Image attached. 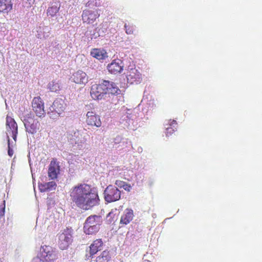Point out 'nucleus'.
<instances>
[{
	"instance_id": "nucleus-1",
	"label": "nucleus",
	"mask_w": 262,
	"mask_h": 262,
	"mask_svg": "<svg viewBox=\"0 0 262 262\" xmlns=\"http://www.w3.org/2000/svg\"><path fill=\"white\" fill-rule=\"evenodd\" d=\"M72 201L79 208L88 210L98 205L100 199L96 191L90 185L81 184L74 187L70 192Z\"/></svg>"
},
{
	"instance_id": "nucleus-2",
	"label": "nucleus",
	"mask_w": 262,
	"mask_h": 262,
	"mask_svg": "<svg viewBox=\"0 0 262 262\" xmlns=\"http://www.w3.org/2000/svg\"><path fill=\"white\" fill-rule=\"evenodd\" d=\"M103 219L100 215H91L88 216L83 224V232L86 235H95L99 231L102 224Z\"/></svg>"
},
{
	"instance_id": "nucleus-3",
	"label": "nucleus",
	"mask_w": 262,
	"mask_h": 262,
	"mask_svg": "<svg viewBox=\"0 0 262 262\" xmlns=\"http://www.w3.org/2000/svg\"><path fill=\"white\" fill-rule=\"evenodd\" d=\"M66 108V103L61 98H57L49 107L47 113L49 117L53 120L58 119L64 113Z\"/></svg>"
},
{
	"instance_id": "nucleus-4",
	"label": "nucleus",
	"mask_w": 262,
	"mask_h": 262,
	"mask_svg": "<svg viewBox=\"0 0 262 262\" xmlns=\"http://www.w3.org/2000/svg\"><path fill=\"white\" fill-rule=\"evenodd\" d=\"M73 230L66 228L59 234L58 245L60 249L63 250L68 249L73 242Z\"/></svg>"
},
{
	"instance_id": "nucleus-5",
	"label": "nucleus",
	"mask_w": 262,
	"mask_h": 262,
	"mask_svg": "<svg viewBox=\"0 0 262 262\" xmlns=\"http://www.w3.org/2000/svg\"><path fill=\"white\" fill-rule=\"evenodd\" d=\"M100 16L98 9H86L82 11V20L84 24H92Z\"/></svg>"
},
{
	"instance_id": "nucleus-6",
	"label": "nucleus",
	"mask_w": 262,
	"mask_h": 262,
	"mask_svg": "<svg viewBox=\"0 0 262 262\" xmlns=\"http://www.w3.org/2000/svg\"><path fill=\"white\" fill-rule=\"evenodd\" d=\"M24 125L26 130L32 134L36 133L40 126L39 121L31 114L28 115L24 119Z\"/></svg>"
},
{
	"instance_id": "nucleus-7",
	"label": "nucleus",
	"mask_w": 262,
	"mask_h": 262,
	"mask_svg": "<svg viewBox=\"0 0 262 262\" xmlns=\"http://www.w3.org/2000/svg\"><path fill=\"white\" fill-rule=\"evenodd\" d=\"M104 199L107 202H112L120 199L121 192L115 186H108L104 190Z\"/></svg>"
},
{
	"instance_id": "nucleus-8",
	"label": "nucleus",
	"mask_w": 262,
	"mask_h": 262,
	"mask_svg": "<svg viewBox=\"0 0 262 262\" xmlns=\"http://www.w3.org/2000/svg\"><path fill=\"white\" fill-rule=\"evenodd\" d=\"M6 133L7 136H11L14 141L16 140L18 134V126L15 120L11 117L7 115L6 117Z\"/></svg>"
},
{
	"instance_id": "nucleus-9",
	"label": "nucleus",
	"mask_w": 262,
	"mask_h": 262,
	"mask_svg": "<svg viewBox=\"0 0 262 262\" xmlns=\"http://www.w3.org/2000/svg\"><path fill=\"white\" fill-rule=\"evenodd\" d=\"M32 110L36 115L39 118L45 116L44 102L40 97H34L32 102Z\"/></svg>"
},
{
	"instance_id": "nucleus-10",
	"label": "nucleus",
	"mask_w": 262,
	"mask_h": 262,
	"mask_svg": "<svg viewBox=\"0 0 262 262\" xmlns=\"http://www.w3.org/2000/svg\"><path fill=\"white\" fill-rule=\"evenodd\" d=\"M105 86L101 84H94L91 86L90 95L94 100H101L105 94Z\"/></svg>"
},
{
	"instance_id": "nucleus-11",
	"label": "nucleus",
	"mask_w": 262,
	"mask_h": 262,
	"mask_svg": "<svg viewBox=\"0 0 262 262\" xmlns=\"http://www.w3.org/2000/svg\"><path fill=\"white\" fill-rule=\"evenodd\" d=\"M126 77L127 82L130 84H138L142 80L141 74L136 68L128 69L126 72Z\"/></svg>"
},
{
	"instance_id": "nucleus-12",
	"label": "nucleus",
	"mask_w": 262,
	"mask_h": 262,
	"mask_svg": "<svg viewBox=\"0 0 262 262\" xmlns=\"http://www.w3.org/2000/svg\"><path fill=\"white\" fill-rule=\"evenodd\" d=\"M85 123L89 126L99 127L101 126L100 117L93 111H89L86 114Z\"/></svg>"
},
{
	"instance_id": "nucleus-13",
	"label": "nucleus",
	"mask_w": 262,
	"mask_h": 262,
	"mask_svg": "<svg viewBox=\"0 0 262 262\" xmlns=\"http://www.w3.org/2000/svg\"><path fill=\"white\" fill-rule=\"evenodd\" d=\"M41 257L45 262H52L57 258V255L53 248L49 246L42 247Z\"/></svg>"
},
{
	"instance_id": "nucleus-14",
	"label": "nucleus",
	"mask_w": 262,
	"mask_h": 262,
	"mask_svg": "<svg viewBox=\"0 0 262 262\" xmlns=\"http://www.w3.org/2000/svg\"><path fill=\"white\" fill-rule=\"evenodd\" d=\"M107 69L111 74H117L120 73L123 69V62L119 59H114L107 65Z\"/></svg>"
},
{
	"instance_id": "nucleus-15",
	"label": "nucleus",
	"mask_w": 262,
	"mask_h": 262,
	"mask_svg": "<svg viewBox=\"0 0 262 262\" xmlns=\"http://www.w3.org/2000/svg\"><path fill=\"white\" fill-rule=\"evenodd\" d=\"M60 172V166L56 159L50 162L48 169V177L52 180L56 179Z\"/></svg>"
},
{
	"instance_id": "nucleus-16",
	"label": "nucleus",
	"mask_w": 262,
	"mask_h": 262,
	"mask_svg": "<svg viewBox=\"0 0 262 262\" xmlns=\"http://www.w3.org/2000/svg\"><path fill=\"white\" fill-rule=\"evenodd\" d=\"M71 78L74 82L78 84L85 85L89 80V78L86 74L80 70L73 73Z\"/></svg>"
},
{
	"instance_id": "nucleus-17",
	"label": "nucleus",
	"mask_w": 262,
	"mask_h": 262,
	"mask_svg": "<svg viewBox=\"0 0 262 262\" xmlns=\"http://www.w3.org/2000/svg\"><path fill=\"white\" fill-rule=\"evenodd\" d=\"M134 216V211L132 209H126L120 218V224L121 227L128 224L133 220Z\"/></svg>"
},
{
	"instance_id": "nucleus-18",
	"label": "nucleus",
	"mask_w": 262,
	"mask_h": 262,
	"mask_svg": "<svg viewBox=\"0 0 262 262\" xmlns=\"http://www.w3.org/2000/svg\"><path fill=\"white\" fill-rule=\"evenodd\" d=\"M103 242L101 239H97L90 246V256H93L99 251H100L103 246Z\"/></svg>"
},
{
	"instance_id": "nucleus-19",
	"label": "nucleus",
	"mask_w": 262,
	"mask_h": 262,
	"mask_svg": "<svg viewBox=\"0 0 262 262\" xmlns=\"http://www.w3.org/2000/svg\"><path fill=\"white\" fill-rule=\"evenodd\" d=\"M12 0H0V12L8 13L12 10Z\"/></svg>"
},
{
	"instance_id": "nucleus-20",
	"label": "nucleus",
	"mask_w": 262,
	"mask_h": 262,
	"mask_svg": "<svg viewBox=\"0 0 262 262\" xmlns=\"http://www.w3.org/2000/svg\"><path fill=\"white\" fill-rule=\"evenodd\" d=\"M103 82L105 86V94H116L118 93L119 89L115 83L106 80H104Z\"/></svg>"
},
{
	"instance_id": "nucleus-21",
	"label": "nucleus",
	"mask_w": 262,
	"mask_h": 262,
	"mask_svg": "<svg viewBox=\"0 0 262 262\" xmlns=\"http://www.w3.org/2000/svg\"><path fill=\"white\" fill-rule=\"evenodd\" d=\"M60 8V3L59 2L52 3L51 6L48 7L47 10V14L48 16H50L52 17L55 16L57 13L59 12Z\"/></svg>"
},
{
	"instance_id": "nucleus-22",
	"label": "nucleus",
	"mask_w": 262,
	"mask_h": 262,
	"mask_svg": "<svg viewBox=\"0 0 262 262\" xmlns=\"http://www.w3.org/2000/svg\"><path fill=\"white\" fill-rule=\"evenodd\" d=\"M57 185L54 181L49 182L48 183H41L38 184V188L41 192H46L55 190Z\"/></svg>"
},
{
	"instance_id": "nucleus-23",
	"label": "nucleus",
	"mask_w": 262,
	"mask_h": 262,
	"mask_svg": "<svg viewBox=\"0 0 262 262\" xmlns=\"http://www.w3.org/2000/svg\"><path fill=\"white\" fill-rule=\"evenodd\" d=\"M91 55L98 60L104 59L107 57L106 52L100 49H92L91 51Z\"/></svg>"
},
{
	"instance_id": "nucleus-24",
	"label": "nucleus",
	"mask_w": 262,
	"mask_h": 262,
	"mask_svg": "<svg viewBox=\"0 0 262 262\" xmlns=\"http://www.w3.org/2000/svg\"><path fill=\"white\" fill-rule=\"evenodd\" d=\"M168 126L166 128L165 134L168 137L171 135L176 130L177 127V121L174 120H169L168 121Z\"/></svg>"
},
{
	"instance_id": "nucleus-25",
	"label": "nucleus",
	"mask_w": 262,
	"mask_h": 262,
	"mask_svg": "<svg viewBox=\"0 0 262 262\" xmlns=\"http://www.w3.org/2000/svg\"><path fill=\"white\" fill-rule=\"evenodd\" d=\"M37 32V38L42 39L46 38L49 36L50 29L47 26L39 27Z\"/></svg>"
},
{
	"instance_id": "nucleus-26",
	"label": "nucleus",
	"mask_w": 262,
	"mask_h": 262,
	"mask_svg": "<svg viewBox=\"0 0 262 262\" xmlns=\"http://www.w3.org/2000/svg\"><path fill=\"white\" fill-rule=\"evenodd\" d=\"M111 259L110 252L107 250L103 251L100 255L96 258V262H109Z\"/></svg>"
},
{
	"instance_id": "nucleus-27",
	"label": "nucleus",
	"mask_w": 262,
	"mask_h": 262,
	"mask_svg": "<svg viewBox=\"0 0 262 262\" xmlns=\"http://www.w3.org/2000/svg\"><path fill=\"white\" fill-rule=\"evenodd\" d=\"M48 89L51 92H56L60 89V83L59 81L53 80L48 84Z\"/></svg>"
},
{
	"instance_id": "nucleus-28",
	"label": "nucleus",
	"mask_w": 262,
	"mask_h": 262,
	"mask_svg": "<svg viewBox=\"0 0 262 262\" xmlns=\"http://www.w3.org/2000/svg\"><path fill=\"white\" fill-rule=\"evenodd\" d=\"M115 185L120 188H123L125 190L128 192L130 191L132 189V186L130 184L123 181L116 180Z\"/></svg>"
},
{
	"instance_id": "nucleus-29",
	"label": "nucleus",
	"mask_w": 262,
	"mask_h": 262,
	"mask_svg": "<svg viewBox=\"0 0 262 262\" xmlns=\"http://www.w3.org/2000/svg\"><path fill=\"white\" fill-rule=\"evenodd\" d=\"M124 28L125 29V32L127 34H133L135 30V27L133 25L125 24Z\"/></svg>"
},
{
	"instance_id": "nucleus-30",
	"label": "nucleus",
	"mask_w": 262,
	"mask_h": 262,
	"mask_svg": "<svg viewBox=\"0 0 262 262\" xmlns=\"http://www.w3.org/2000/svg\"><path fill=\"white\" fill-rule=\"evenodd\" d=\"M95 5L96 7H98L100 6V4H97V3L95 0L89 1L86 4V7L90 8L92 6Z\"/></svg>"
},
{
	"instance_id": "nucleus-31",
	"label": "nucleus",
	"mask_w": 262,
	"mask_h": 262,
	"mask_svg": "<svg viewBox=\"0 0 262 262\" xmlns=\"http://www.w3.org/2000/svg\"><path fill=\"white\" fill-rule=\"evenodd\" d=\"M7 140H8V154L10 157H12L13 156L14 152H13V150L10 146V138L8 136H7Z\"/></svg>"
},
{
	"instance_id": "nucleus-32",
	"label": "nucleus",
	"mask_w": 262,
	"mask_h": 262,
	"mask_svg": "<svg viewBox=\"0 0 262 262\" xmlns=\"http://www.w3.org/2000/svg\"><path fill=\"white\" fill-rule=\"evenodd\" d=\"M0 215L3 216L5 214V201H3V203L0 207Z\"/></svg>"
}]
</instances>
